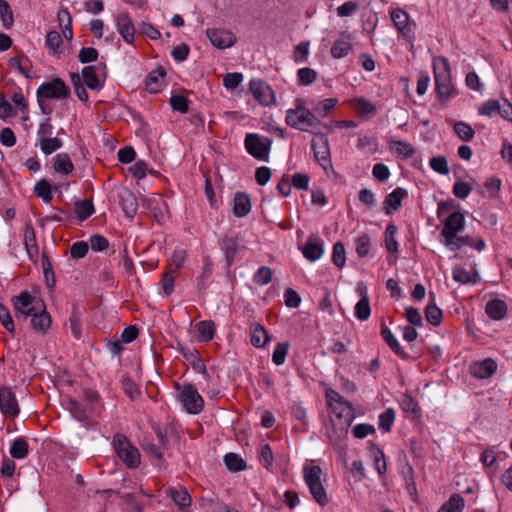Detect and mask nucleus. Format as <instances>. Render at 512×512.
Wrapping results in <instances>:
<instances>
[{
    "label": "nucleus",
    "instance_id": "10",
    "mask_svg": "<svg viewBox=\"0 0 512 512\" xmlns=\"http://www.w3.org/2000/svg\"><path fill=\"white\" fill-rule=\"evenodd\" d=\"M185 410L190 414H198L203 410L204 400L192 384H184L179 395Z\"/></svg>",
    "mask_w": 512,
    "mask_h": 512
},
{
    "label": "nucleus",
    "instance_id": "48",
    "mask_svg": "<svg viewBox=\"0 0 512 512\" xmlns=\"http://www.w3.org/2000/svg\"><path fill=\"white\" fill-rule=\"evenodd\" d=\"M72 309H73L72 314L69 317V326H70L73 336L76 339H79L81 336V332H82L81 324H80L81 311H80V307L77 304H73Z\"/></svg>",
    "mask_w": 512,
    "mask_h": 512
},
{
    "label": "nucleus",
    "instance_id": "63",
    "mask_svg": "<svg viewBox=\"0 0 512 512\" xmlns=\"http://www.w3.org/2000/svg\"><path fill=\"white\" fill-rule=\"evenodd\" d=\"M430 167L441 175H447L450 172L447 160L444 156H437L430 159Z\"/></svg>",
    "mask_w": 512,
    "mask_h": 512
},
{
    "label": "nucleus",
    "instance_id": "41",
    "mask_svg": "<svg viewBox=\"0 0 512 512\" xmlns=\"http://www.w3.org/2000/svg\"><path fill=\"white\" fill-rule=\"evenodd\" d=\"M397 227L394 224H389L385 230V246L389 253L397 254L399 245L396 240Z\"/></svg>",
    "mask_w": 512,
    "mask_h": 512
},
{
    "label": "nucleus",
    "instance_id": "58",
    "mask_svg": "<svg viewBox=\"0 0 512 512\" xmlns=\"http://www.w3.org/2000/svg\"><path fill=\"white\" fill-rule=\"evenodd\" d=\"M41 263L46 285L49 288H53L55 286V275L53 272L52 264L50 263L49 258L46 255H42Z\"/></svg>",
    "mask_w": 512,
    "mask_h": 512
},
{
    "label": "nucleus",
    "instance_id": "49",
    "mask_svg": "<svg viewBox=\"0 0 512 512\" xmlns=\"http://www.w3.org/2000/svg\"><path fill=\"white\" fill-rule=\"evenodd\" d=\"M197 331L199 333L200 338L205 341L209 342L213 339L214 333H215V326L213 321L205 320L200 321L197 324Z\"/></svg>",
    "mask_w": 512,
    "mask_h": 512
},
{
    "label": "nucleus",
    "instance_id": "28",
    "mask_svg": "<svg viewBox=\"0 0 512 512\" xmlns=\"http://www.w3.org/2000/svg\"><path fill=\"white\" fill-rule=\"evenodd\" d=\"M464 246H469V247H472L474 249H476L477 251H482L485 249L486 247V244H485V241L482 239V238H478V239H473L471 236H461V237H458L455 241H454V244L451 245V246H448L451 250H459L461 249L462 247Z\"/></svg>",
    "mask_w": 512,
    "mask_h": 512
},
{
    "label": "nucleus",
    "instance_id": "47",
    "mask_svg": "<svg viewBox=\"0 0 512 512\" xmlns=\"http://www.w3.org/2000/svg\"><path fill=\"white\" fill-rule=\"evenodd\" d=\"M28 443L24 438L15 439L10 447V454L15 459H22L28 454Z\"/></svg>",
    "mask_w": 512,
    "mask_h": 512
},
{
    "label": "nucleus",
    "instance_id": "25",
    "mask_svg": "<svg viewBox=\"0 0 512 512\" xmlns=\"http://www.w3.org/2000/svg\"><path fill=\"white\" fill-rule=\"evenodd\" d=\"M166 71L163 67H159L151 71L145 80L146 90L150 93H158L161 91L164 83Z\"/></svg>",
    "mask_w": 512,
    "mask_h": 512
},
{
    "label": "nucleus",
    "instance_id": "54",
    "mask_svg": "<svg viewBox=\"0 0 512 512\" xmlns=\"http://www.w3.org/2000/svg\"><path fill=\"white\" fill-rule=\"evenodd\" d=\"M500 111V103L498 100L489 99L478 108V114L492 117Z\"/></svg>",
    "mask_w": 512,
    "mask_h": 512
},
{
    "label": "nucleus",
    "instance_id": "31",
    "mask_svg": "<svg viewBox=\"0 0 512 512\" xmlns=\"http://www.w3.org/2000/svg\"><path fill=\"white\" fill-rule=\"evenodd\" d=\"M251 344L256 348H262L266 345V343L269 341L268 332L266 329L258 324L254 323L251 326V338H250Z\"/></svg>",
    "mask_w": 512,
    "mask_h": 512
},
{
    "label": "nucleus",
    "instance_id": "26",
    "mask_svg": "<svg viewBox=\"0 0 512 512\" xmlns=\"http://www.w3.org/2000/svg\"><path fill=\"white\" fill-rule=\"evenodd\" d=\"M369 457L372 459L374 468L380 477L384 476L387 472V463L385 454L382 449L376 446L374 443L369 442Z\"/></svg>",
    "mask_w": 512,
    "mask_h": 512
},
{
    "label": "nucleus",
    "instance_id": "42",
    "mask_svg": "<svg viewBox=\"0 0 512 512\" xmlns=\"http://www.w3.org/2000/svg\"><path fill=\"white\" fill-rule=\"evenodd\" d=\"M224 463L229 471L239 472L246 469V462L236 453H227L224 456Z\"/></svg>",
    "mask_w": 512,
    "mask_h": 512
},
{
    "label": "nucleus",
    "instance_id": "45",
    "mask_svg": "<svg viewBox=\"0 0 512 512\" xmlns=\"http://www.w3.org/2000/svg\"><path fill=\"white\" fill-rule=\"evenodd\" d=\"M75 213L80 221L86 220L94 213V206L91 200H80L75 203Z\"/></svg>",
    "mask_w": 512,
    "mask_h": 512
},
{
    "label": "nucleus",
    "instance_id": "30",
    "mask_svg": "<svg viewBox=\"0 0 512 512\" xmlns=\"http://www.w3.org/2000/svg\"><path fill=\"white\" fill-rule=\"evenodd\" d=\"M399 405L404 413L409 414L413 418L420 417L421 408L411 395L403 394L399 400Z\"/></svg>",
    "mask_w": 512,
    "mask_h": 512
},
{
    "label": "nucleus",
    "instance_id": "8",
    "mask_svg": "<svg viewBox=\"0 0 512 512\" xmlns=\"http://www.w3.org/2000/svg\"><path fill=\"white\" fill-rule=\"evenodd\" d=\"M245 148L254 158L262 161H268L272 140L262 138L258 134H247L245 137Z\"/></svg>",
    "mask_w": 512,
    "mask_h": 512
},
{
    "label": "nucleus",
    "instance_id": "16",
    "mask_svg": "<svg viewBox=\"0 0 512 512\" xmlns=\"http://www.w3.org/2000/svg\"><path fill=\"white\" fill-rule=\"evenodd\" d=\"M29 317H31V327L35 331L40 332L42 334L47 333L48 329L51 326L52 320L50 314L46 310L45 303H43V307L40 306L39 310H35V312L29 315Z\"/></svg>",
    "mask_w": 512,
    "mask_h": 512
},
{
    "label": "nucleus",
    "instance_id": "22",
    "mask_svg": "<svg viewBox=\"0 0 512 512\" xmlns=\"http://www.w3.org/2000/svg\"><path fill=\"white\" fill-rule=\"evenodd\" d=\"M120 204L126 217L133 218L138 211L136 195L129 189H123L119 193Z\"/></svg>",
    "mask_w": 512,
    "mask_h": 512
},
{
    "label": "nucleus",
    "instance_id": "46",
    "mask_svg": "<svg viewBox=\"0 0 512 512\" xmlns=\"http://www.w3.org/2000/svg\"><path fill=\"white\" fill-rule=\"evenodd\" d=\"M371 315L369 297L360 299L354 306V316L360 321H366Z\"/></svg>",
    "mask_w": 512,
    "mask_h": 512
},
{
    "label": "nucleus",
    "instance_id": "9",
    "mask_svg": "<svg viewBox=\"0 0 512 512\" xmlns=\"http://www.w3.org/2000/svg\"><path fill=\"white\" fill-rule=\"evenodd\" d=\"M465 225V217L461 212L451 213L443 223L441 236L444 238V244L448 247L454 244L458 238L457 234L461 232Z\"/></svg>",
    "mask_w": 512,
    "mask_h": 512
},
{
    "label": "nucleus",
    "instance_id": "7",
    "mask_svg": "<svg viewBox=\"0 0 512 512\" xmlns=\"http://www.w3.org/2000/svg\"><path fill=\"white\" fill-rule=\"evenodd\" d=\"M70 96V89L61 78H54L49 82L42 83L37 89L38 99H67Z\"/></svg>",
    "mask_w": 512,
    "mask_h": 512
},
{
    "label": "nucleus",
    "instance_id": "56",
    "mask_svg": "<svg viewBox=\"0 0 512 512\" xmlns=\"http://www.w3.org/2000/svg\"><path fill=\"white\" fill-rule=\"evenodd\" d=\"M426 320L433 326H438L442 320V310L435 304H428L425 310Z\"/></svg>",
    "mask_w": 512,
    "mask_h": 512
},
{
    "label": "nucleus",
    "instance_id": "32",
    "mask_svg": "<svg viewBox=\"0 0 512 512\" xmlns=\"http://www.w3.org/2000/svg\"><path fill=\"white\" fill-rule=\"evenodd\" d=\"M220 247L223 250L228 266L234 262L236 252L238 250V243L236 239L225 236L220 241Z\"/></svg>",
    "mask_w": 512,
    "mask_h": 512
},
{
    "label": "nucleus",
    "instance_id": "19",
    "mask_svg": "<svg viewBox=\"0 0 512 512\" xmlns=\"http://www.w3.org/2000/svg\"><path fill=\"white\" fill-rule=\"evenodd\" d=\"M390 18L394 26L403 36L410 37L412 28L410 25V16L406 11L400 8L393 9L390 12Z\"/></svg>",
    "mask_w": 512,
    "mask_h": 512
},
{
    "label": "nucleus",
    "instance_id": "38",
    "mask_svg": "<svg viewBox=\"0 0 512 512\" xmlns=\"http://www.w3.org/2000/svg\"><path fill=\"white\" fill-rule=\"evenodd\" d=\"M453 280L460 284H475L478 281L476 273H470L463 267H455L452 271Z\"/></svg>",
    "mask_w": 512,
    "mask_h": 512
},
{
    "label": "nucleus",
    "instance_id": "2",
    "mask_svg": "<svg viewBox=\"0 0 512 512\" xmlns=\"http://www.w3.org/2000/svg\"><path fill=\"white\" fill-rule=\"evenodd\" d=\"M435 92L440 102H446L458 95L456 87L452 83L451 67L444 56H435L432 60Z\"/></svg>",
    "mask_w": 512,
    "mask_h": 512
},
{
    "label": "nucleus",
    "instance_id": "35",
    "mask_svg": "<svg viewBox=\"0 0 512 512\" xmlns=\"http://www.w3.org/2000/svg\"><path fill=\"white\" fill-rule=\"evenodd\" d=\"M167 494L171 497L173 502L181 509L191 505V496L186 489L169 488Z\"/></svg>",
    "mask_w": 512,
    "mask_h": 512
},
{
    "label": "nucleus",
    "instance_id": "39",
    "mask_svg": "<svg viewBox=\"0 0 512 512\" xmlns=\"http://www.w3.org/2000/svg\"><path fill=\"white\" fill-rule=\"evenodd\" d=\"M396 418V411L394 408L389 407L386 408L384 412H382L378 419V428L382 430L384 433H388L391 431V427Z\"/></svg>",
    "mask_w": 512,
    "mask_h": 512
},
{
    "label": "nucleus",
    "instance_id": "53",
    "mask_svg": "<svg viewBox=\"0 0 512 512\" xmlns=\"http://www.w3.org/2000/svg\"><path fill=\"white\" fill-rule=\"evenodd\" d=\"M497 458H498L497 447H495V446H488L481 453V455H480V462L485 467H492L496 463Z\"/></svg>",
    "mask_w": 512,
    "mask_h": 512
},
{
    "label": "nucleus",
    "instance_id": "36",
    "mask_svg": "<svg viewBox=\"0 0 512 512\" xmlns=\"http://www.w3.org/2000/svg\"><path fill=\"white\" fill-rule=\"evenodd\" d=\"M304 257L310 261L319 259L323 254V246L320 242H315L309 238L304 247L302 248Z\"/></svg>",
    "mask_w": 512,
    "mask_h": 512
},
{
    "label": "nucleus",
    "instance_id": "1",
    "mask_svg": "<svg viewBox=\"0 0 512 512\" xmlns=\"http://www.w3.org/2000/svg\"><path fill=\"white\" fill-rule=\"evenodd\" d=\"M326 402L330 409V420L333 427L330 438L337 449L340 461L347 466L348 434L352 424V405L333 389H327Z\"/></svg>",
    "mask_w": 512,
    "mask_h": 512
},
{
    "label": "nucleus",
    "instance_id": "44",
    "mask_svg": "<svg viewBox=\"0 0 512 512\" xmlns=\"http://www.w3.org/2000/svg\"><path fill=\"white\" fill-rule=\"evenodd\" d=\"M453 130L455 134L464 142L471 141L475 136L473 128L468 123L463 121L456 122L453 126Z\"/></svg>",
    "mask_w": 512,
    "mask_h": 512
},
{
    "label": "nucleus",
    "instance_id": "34",
    "mask_svg": "<svg viewBox=\"0 0 512 512\" xmlns=\"http://www.w3.org/2000/svg\"><path fill=\"white\" fill-rule=\"evenodd\" d=\"M53 168L57 173L68 175L74 170V165L67 153H61L55 157Z\"/></svg>",
    "mask_w": 512,
    "mask_h": 512
},
{
    "label": "nucleus",
    "instance_id": "52",
    "mask_svg": "<svg viewBox=\"0 0 512 512\" xmlns=\"http://www.w3.org/2000/svg\"><path fill=\"white\" fill-rule=\"evenodd\" d=\"M70 78H71V82H72V85H73V88H74V91H75L77 97L82 102H87L89 96H88V93H87L85 87L83 86L81 76L78 73L73 72L70 74Z\"/></svg>",
    "mask_w": 512,
    "mask_h": 512
},
{
    "label": "nucleus",
    "instance_id": "51",
    "mask_svg": "<svg viewBox=\"0 0 512 512\" xmlns=\"http://www.w3.org/2000/svg\"><path fill=\"white\" fill-rule=\"evenodd\" d=\"M274 271L267 266H261L254 274L253 281L255 284L263 286L271 282Z\"/></svg>",
    "mask_w": 512,
    "mask_h": 512
},
{
    "label": "nucleus",
    "instance_id": "18",
    "mask_svg": "<svg viewBox=\"0 0 512 512\" xmlns=\"http://www.w3.org/2000/svg\"><path fill=\"white\" fill-rule=\"evenodd\" d=\"M496 370L497 363L491 358L475 362L470 366L471 374L477 379H487L491 377Z\"/></svg>",
    "mask_w": 512,
    "mask_h": 512
},
{
    "label": "nucleus",
    "instance_id": "62",
    "mask_svg": "<svg viewBox=\"0 0 512 512\" xmlns=\"http://www.w3.org/2000/svg\"><path fill=\"white\" fill-rule=\"evenodd\" d=\"M288 349H289L288 342L278 343L274 349V352L272 355V361L276 365H282L285 362V358L288 353Z\"/></svg>",
    "mask_w": 512,
    "mask_h": 512
},
{
    "label": "nucleus",
    "instance_id": "27",
    "mask_svg": "<svg viewBox=\"0 0 512 512\" xmlns=\"http://www.w3.org/2000/svg\"><path fill=\"white\" fill-rule=\"evenodd\" d=\"M251 210V201L249 196L243 192H237L234 196L233 213L236 217H244Z\"/></svg>",
    "mask_w": 512,
    "mask_h": 512
},
{
    "label": "nucleus",
    "instance_id": "59",
    "mask_svg": "<svg viewBox=\"0 0 512 512\" xmlns=\"http://www.w3.org/2000/svg\"><path fill=\"white\" fill-rule=\"evenodd\" d=\"M62 147V141L51 137L40 141V148L45 155H50Z\"/></svg>",
    "mask_w": 512,
    "mask_h": 512
},
{
    "label": "nucleus",
    "instance_id": "20",
    "mask_svg": "<svg viewBox=\"0 0 512 512\" xmlns=\"http://www.w3.org/2000/svg\"><path fill=\"white\" fill-rule=\"evenodd\" d=\"M407 190L401 187L395 188L389 193L383 202V208L387 215H391L394 211L401 207L402 200L407 197Z\"/></svg>",
    "mask_w": 512,
    "mask_h": 512
},
{
    "label": "nucleus",
    "instance_id": "50",
    "mask_svg": "<svg viewBox=\"0 0 512 512\" xmlns=\"http://www.w3.org/2000/svg\"><path fill=\"white\" fill-rule=\"evenodd\" d=\"M34 193L37 197L42 198L44 200V202H46V203H50L53 198L52 191H51V185L45 179L40 180L36 184V186L34 188Z\"/></svg>",
    "mask_w": 512,
    "mask_h": 512
},
{
    "label": "nucleus",
    "instance_id": "4",
    "mask_svg": "<svg viewBox=\"0 0 512 512\" xmlns=\"http://www.w3.org/2000/svg\"><path fill=\"white\" fill-rule=\"evenodd\" d=\"M323 471L320 466H305L303 469V476L310 493L314 500L321 506H325L329 502L326 490L321 481Z\"/></svg>",
    "mask_w": 512,
    "mask_h": 512
},
{
    "label": "nucleus",
    "instance_id": "14",
    "mask_svg": "<svg viewBox=\"0 0 512 512\" xmlns=\"http://www.w3.org/2000/svg\"><path fill=\"white\" fill-rule=\"evenodd\" d=\"M250 91L254 98L262 105H269L273 103L275 97L274 92L265 82L261 80H252L250 82Z\"/></svg>",
    "mask_w": 512,
    "mask_h": 512
},
{
    "label": "nucleus",
    "instance_id": "15",
    "mask_svg": "<svg viewBox=\"0 0 512 512\" xmlns=\"http://www.w3.org/2000/svg\"><path fill=\"white\" fill-rule=\"evenodd\" d=\"M377 107L371 101L363 97H354V115L359 122H365L372 119L377 114Z\"/></svg>",
    "mask_w": 512,
    "mask_h": 512
},
{
    "label": "nucleus",
    "instance_id": "3",
    "mask_svg": "<svg viewBox=\"0 0 512 512\" xmlns=\"http://www.w3.org/2000/svg\"><path fill=\"white\" fill-rule=\"evenodd\" d=\"M301 99L296 100V106L289 109L286 114V123L292 128L307 130L316 128L319 120L316 114L303 106Z\"/></svg>",
    "mask_w": 512,
    "mask_h": 512
},
{
    "label": "nucleus",
    "instance_id": "61",
    "mask_svg": "<svg viewBox=\"0 0 512 512\" xmlns=\"http://www.w3.org/2000/svg\"><path fill=\"white\" fill-rule=\"evenodd\" d=\"M332 261L339 268H342L345 265L346 252L344 245L341 242H337L334 244Z\"/></svg>",
    "mask_w": 512,
    "mask_h": 512
},
{
    "label": "nucleus",
    "instance_id": "60",
    "mask_svg": "<svg viewBox=\"0 0 512 512\" xmlns=\"http://www.w3.org/2000/svg\"><path fill=\"white\" fill-rule=\"evenodd\" d=\"M63 43L59 32L53 30L46 35V45L55 53H61L60 46Z\"/></svg>",
    "mask_w": 512,
    "mask_h": 512
},
{
    "label": "nucleus",
    "instance_id": "37",
    "mask_svg": "<svg viewBox=\"0 0 512 512\" xmlns=\"http://www.w3.org/2000/svg\"><path fill=\"white\" fill-rule=\"evenodd\" d=\"M465 506L464 498L460 494H452L437 512H462Z\"/></svg>",
    "mask_w": 512,
    "mask_h": 512
},
{
    "label": "nucleus",
    "instance_id": "57",
    "mask_svg": "<svg viewBox=\"0 0 512 512\" xmlns=\"http://www.w3.org/2000/svg\"><path fill=\"white\" fill-rule=\"evenodd\" d=\"M371 238L370 236L364 234L357 238L356 240V252L359 257H366L371 250Z\"/></svg>",
    "mask_w": 512,
    "mask_h": 512
},
{
    "label": "nucleus",
    "instance_id": "13",
    "mask_svg": "<svg viewBox=\"0 0 512 512\" xmlns=\"http://www.w3.org/2000/svg\"><path fill=\"white\" fill-rule=\"evenodd\" d=\"M117 30L124 41L133 44L135 40V27L128 12H120L116 17Z\"/></svg>",
    "mask_w": 512,
    "mask_h": 512
},
{
    "label": "nucleus",
    "instance_id": "43",
    "mask_svg": "<svg viewBox=\"0 0 512 512\" xmlns=\"http://www.w3.org/2000/svg\"><path fill=\"white\" fill-rule=\"evenodd\" d=\"M389 146L393 152L405 158L412 157L415 153L414 147L402 140H392Z\"/></svg>",
    "mask_w": 512,
    "mask_h": 512
},
{
    "label": "nucleus",
    "instance_id": "6",
    "mask_svg": "<svg viewBox=\"0 0 512 512\" xmlns=\"http://www.w3.org/2000/svg\"><path fill=\"white\" fill-rule=\"evenodd\" d=\"M43 303L42 299H37L27 290L20 292L19 295L12 298L17 320H27L29 315L35 312V310L38 311L40 306L43 307Z\"/></svg>",
    "mask_w": 512,
    "mask_h": 512
},
{
    "label": "nucleus",
    "instance_id": "12",
    "mask_svg": "<svg viewBox=\"0 0 512 512\" xmlns=\"http://www.w3.org/2000/svg\"><path fill=\"white\" fill-rule=\"evenodd\" d=\"M211 44L218 49H226L233 46L236 42L235 35L226 29L210 28L206 31Z\"/></svg>",
    "mask_w": 512,
    "mask_h": 512
},
{
    "label": "nucleus",
    "instance_id": "5",
    "mask_svg": "<svg viewBox=\"0 0 512 512\" xmlns=\"http://www.w3.org/2000/svg\"><path fill=\"white\" fill-rule=\"evenodd\" d=\"M113 446L118 458L122 460L128 468L133 469L139 466V450L130 443L126 436L116 434L113 438Z\"/></svg>",
    "mask_w": 512,
    "mask_h": 512
},
{
    "label": "nucleus",
    "instance_id": "40",
    "mask_svg": "<svg viewBox=\"0 0 512 512\" xmlns=\"http://www.w3.org/2000/svg\"><path fill=\"white\" fill-rule=\"evenodd\" d=\"M68 410L72 414V416L78 421H85L88 418L89 412L92 410L91 408H87L82 403L70 399L68 402Z\"/></svg>",
    "mask_w": 512,
    "mask_h": 512
},
{
    "label": "nucleus",
    "instance_id": "21",
    "mask_svg": "<svg viewBox=\"0 0 512 512\" xmlns=\"http://www.w3.org/2000/svg\"><path fill=\"white\" fill-rule=\"evenodd\" d=\"M508 307L505 301L495 298L487 301L485 313L494 321H501L506 318Z\"/></svg>",
    "mask_w": 512,
    "mask_h": 512
},
{
    "label": "nucleus",
    "instance_id": "64",
    "mask_svg": "<svg viewBox=\"0 0 512 512\" xmlns=\"http://www.w3.org/2000/svg\"><path fill=\"white\" fill-rule=\"evenodd\" d=\"M317 78V72L309 67L301 68L298 70V79L300 85H310Z\"/></svg>",
    "mask_w": 512,
    "mask_h": 512
},
{
    "label": "nucleus",
    "instance_id": "23",
    "mask_svg": "<svg viewBox=\"0 0 512 512\" xmlns=\"http://www.w3.org/2000/svg\"><path fill=\"white\" fill-rule=\"evenodd\" d=\"M382 338L386 342V344L391 348V350L400 358L402 359H409L410 355L407 351H405L395 335L392 333V331L384 324H381V332H380Z\"/></svg>",
    "mask_w": 512,
    "mask_h": 512
},
{
    "label": "nucleus",
    "instance_id": "11",
    "mask_svg": "<svg viewBox=\"0 0 512 512\" xmlns=\"http://www.w3.org/2000/svg\"><path fill=\"white\" fill-rule=\"evenodd\" d=\"M0 411L5 417L14 418L20 412L16 396L11 388L0 385Z\"/></svg>",
    "mask_w": 512,
    "mask_h": 512
},
{
    "label": "nucleus",
    "instance_id": "17",
    "mask_svg": "<svg viewBox=\"0 0 512 512\" xmlns=\"http://www.w3.org/2000/svg\"><path fill=\"white\" fill-rule=\"evenodd\" d=\"M312 149L317 162L326 168L330 164V152L328 148V141L323 135H319L312 140Z\"/></svg>",
    "mask_w": 512,
    "mask_h": 512
},
{
    "label": "nucleus",
    "instance_id": "55",
    "mask_svg": "<svg viewBox=\"0 0 512 512\" xmlns=\"http://www.w3.org/2000/svg\"><path fill=\"white\" fill-rule=\"evenodd\" d=\"M178 276V273L174 270L167 268L166 272L162 276V288L164 293L168 296L174 290V282L175 278Z\"/></svg>",
    "mask_w": 512,
    "mask_h": 512
},
{
    "label": "nucleus",
    "instance_id": "29",
    "mask_svg": "<svg viewBox=\"0 0 512 512\" xmlns=\"http://www.w3.org/2000/svg\"><path fill=\"white\" fill-rule=\"evenodd\" d=\"M357 147L364 155L369 156L378 151L379 142L375 136L361 135L357 140Z\"/></svg>",
    "mask_w": 512,
    "mask_h": 512
},
{
    "label": "nucleus",
    "instance_id": "33",
    "mask_svg": "<svg viewBox=\"0 0 512 512\" xmlns=\"http://www.w3.org/2000/svg\"><path fill=\"white\" fill-rule=\"evenodd\" d=\"M82 78L88 88L91 90H100L102 83L98 78L95 66H86L82 69Z\"/></svg>",
    "mask_w": 512,
    "mask_h": 512
},
{
    "label": "nucleus",
    "instance_id": "24",
    "mask_svg": "<svg viewBox=\"0 0 512 512\" xmlns=\"http://www.w3.org/2000/svg\"><path fill=\"white\" fill-rule=\"evenodd\" d=\"M352 48V37L348 32H343L335 40L331 47V54L334 58L346 56Z\"/></svg>",
    "mask_w": 512,
    "mask_h": 512
}]
</instances>
